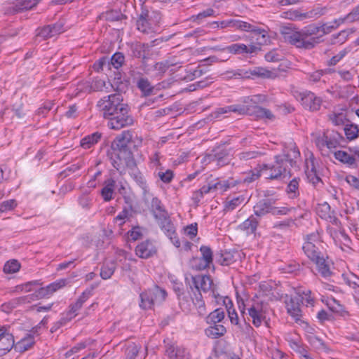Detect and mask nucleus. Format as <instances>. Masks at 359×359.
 I'll return each instance as SVG.
<instances>
[{"instance_id":"obj_1","label":"nucleus","mask_w":359,"mask_h":359,"mask_svg":"<svg viewBox=\"0 0 359 359\" xmlns=\"http://www.w3.org/2000/svg\"><path fill=\"white\" fill-rule=\"evenodd\" d=\"M345 20H346V17L334 20L331 22L325 23L319 27L309 26L302 33L293 34L291 36V41L297 47L311 49L320 43L322 36L337 29Z\"/></svg>"},{"instance_id":"obj_2","label":"nucleus","mask_w":359,"mask_h":359,"mask_svg":"<svg viewBox=\"0 0 359 359\" xmlns=\"http://www.w3.org/2000/svg\"><path fill=\"white\" fill-rule=\"evenodd\" d=\"M150 209L161 229L165 233L172 243L179 248L181 243L177 236L175 226L163 204L151 203Z\"/></svg>"},{"instance_id":"obj_3","label":"nucleus","mask_w":359,"mask_h":359,"mask_svg":"<svg viewBox=\"0 0 359 359\" xmlns=\"http://www.w3.org/2000/svg\"><path fill=\"white\" fill-rule=\"evenodd\" d=\"M302 250L306 256L316 264V269L322 277L327 278L332 275L329 256L324 245L303 244Z\"/></svg>"},{"instance_id":"obj_4","label":"nucleus","mask_w":359,"mask_h":359,"mask_svg":"<svg viewBox=\"0 0 359 359\" xmlns=\"http://www.w3.org/2000/svg\"><path fill=\"white\" fill-rule=\"evenodd\" d=\"M67 283V279L61 278L56 281L50 283L49 285L43 287V283L40 280H32L27 282L24 284L18 285L17 289L25 292L31 291L32 286H39V287L34 291L32 296L35 297L37 299L49 298L53 293L64 287Z\"/></svg>"},{"instance_id":"obj_5","label":"nucleus","mask_w":359,"mask_h":359,"mask_svg":"<svg viewBox=\"0 0 359 359\" xmlns=\"http://www.w3.org/2000/svg\"><path fill=\"white\" fill-rule=\"evenodd\" d=\"M165 290L155 285L153 288L147 289L140 294V307L143 310L153 309L155 302L162 303L167 297Z\"/></svg>"},{"instance_id":"obj_6","label":"nucleus","mask_w":359,"mask_h":359,"mask_svg":"<svg viewBox=\"0 0 359 359\" xmlns=\"http://www.w3.org/2000/svg\"><path fill=\"white\" fill-rule=\"evenodd\" d=\"M161 20L160 13L157 11L142 10L137 21V27L143 33H151L158 31Z\"/></svg>"},{"instance_id":"obj_7","label":"nucleus","mask_w":359,"mask_h":359,"mask_svg":"<svg viewBox=\"0 0 359 359\" xmlns=\"http://www.w3.org/2000/svg\"><path fill=\"white\" fill-rule=\"evenodd\" d=\"M122 102L123 97L121 94H111L100 99L97 102V107L103 116L107 118L118 113L121 107L127 106Z\"/></svg>"},{"instance_id":"obj_8","label":"nucleus","mask_w":359,"mask_h":359,"mask_svg":"<svg viewBox=\"0 0 359 359\" xmlns=\"http://www.w3.org/2000/svg\"><path fill=\"white\" fill-rule=\"evenodd\" d=\"M289 161L287 156H276V161L273 164H263L259 165L261 170V175H263L266 179L276 180L280 178L283 174L286 171V164ZM290 163L292 161L290 160Z\"/></svg>"},{"instance_id":"obj_9","label":"nucleus","mask_w":359,"mask_h":359,"mask_svg":"<svg viewBox=\"0 0 359 359\" xmlns=\"http://www.w3.org/2000/svg\"><path fill=\"white\" fill-rule=\"evenodd\" d=\"M107 118L109 119L108 126L113 130H120L133 123V117L128 114V106L121 107L118 113Z\"/></svg>"},{"instance_id":"obj_10","label":"nucleus","mask_w":359,"mask_h":359,"mask_svg":"<svg viewBox=\"0 0 359 359\" xmlns=\"http://www.w3.org/2000/svg\"><path fill=\"white\" fill-rule=\"evenodd\" d=\"M273 203H256L253 206L254 213L257 217H263L271 214L272 215H286L292 210V208L287 207H276L273 205Z\"/></svg>"},{"instance_id":"obj_11","label":"nucleus","mask_w":359,"mask_h":359,"mask_svg":"<svg viewBox=\"0 0 359 359\" xmlns=\"http://www.w3.org/2000/svg\"><path fill=\"white\" fill-rule=\"evenodd\" d=\"M297 99L300 100L302 104L305 109L312 111H318L322 104V99L316 96L311 91L299 93L297 95Z\"/></svg>"},{"instance_id":"obj_12","label":"nucleus","mask_w":359,"mask_h":359,"mask_svg":"<svg viewBox=\"0 0 359 359\" xmlns=\"http://www.w3.org/2000/svg\"><path fill=\"white\" fill-rule=\"evenodd\" d=\"M109 88L105 80L100 78H95L91 82L83 81L78 84L76 95L80 93H90L92 91H104Z\"/></svg>"},{"instance_id":"obj_13","label":"nucleus","mask_w":359,"mask_h":359,"mask_svg":"<svg viewBox=\"0 0 359 359\" xmlns=\"http://www.w3.org/2000/svg\"><path fill=\"white\" fill-rule=\"evenodd\" d=\"M199 250L201 257L200 258L194 257L191 260V263L193 264L195 262L199 261L198 264L193 265L192 267L198 271H202L210 267V264H212L213 252L210 247L207 245H201Z\"/></svg>"},{"instance_id":"obj_14","label":"nucleus","mask_w":359,"mask_h":359,"mask_svg":"<svg viewBox=\"0 0 359 359\" xmlns=\"http://www.w3.org/2000/svg\"><path fill=\"white\" fill-rule=\"evenodd\" d=\"M14 336L10 333L8 328L2 326L0 327V355H4L15 347Z\"/></svg>"},{"instance_id":"obj_15","label":"nucleus","mask_w":359,"mask_h":359,"mask_svg":"<svg viewBox=\"0 0 359 359\" xmlns=\"http://www.w3.org/2000/svg\"><path fill=\"white\" fill-rule=\"evenodd\" d=\"M165 353L171 359H192L187 349L168 343L165 345Z\"/></svg>"},{"instance_id":"obj_16","label":"nucleus","mask_w":359,"mask_h":359,"mask_svg":"<svg viewBox=\"0 0 359 359\" xmlns=\"http://www.w3.org/2000/svg\"><path fill=\"white\" fill-rule=\"evenodd\" d=\"M238 254L236 250H220L215 254V260L222 266H229L236 262V256Z\"/></svg>"},{"instance_id":"obj_17","label":"nucleus","mask_w":359,"mask_h":359,"mask_svg":"<svg viewBox=\"0 0 359 359\" xmlns=\"http://www.w3.org/2000/svg\"><path fill=\"white\" fill-rule=\"evenodd\" d=\"M248 310V315L252 318V324L256 327L261 326L262 321L266 319L265 312L263 311L262 302L252 304Z\"/></svg>"},{"instance_id":"obj_18","label":"nucleus","mask_w":359,"mask_h":359,"mask_svg":"<svg viewBox=\"0 0 359 359\" xmlns=\"http://www.w3.org/2000/svg\"><path fill=\"white\" fill-rule=\"evenodd\" d=\"M157 250L156 247L149 240H146L135 248V254L140 258L148 259L156 254Z\"/></svg>"},{"instance_id":"obj_19","label":"nucleus","mask_w":359,"mask_h":359,"mask_svg":"<svg viewBox=\"0 0 359 359\" xmlns=\"http://www.w3.org/2000/svg\"><path fill=\"white\" fill-rule=\"evenodd\" d=\"M131 140V135L128 131H123L118 135L112 142L114 150H118L120 154H129L127 149V144Z\"/></svg>"},{"instance_id":"obj_20","label":"nucleus","mask_w":359,"mask_h":359,"mask_svg":"<svg viewBox=\"0 0 359 359\" xmlns=\"http://www.w3.org/2000/svg\"><path fill=\"white\" fill-rule=\"evenodd\" d=\"M305 173L308 180L314 186L321 182V180L317 172L315 166V160L311 156L306 160Z\"/></svg>"},{"instance_id":"obj_21","label":"nucleus","mask_w":359,"mask_h":359,"mask_svg":"<svg viewBox=\"0 0 359 359\" xmlns=\"http://www.w3.org/2000/svg\"><path fill=\"white\" fill-rule=\"evenodd\" d=\"M229 112H234L240 115L251 114L250 105L247 104H236L224 107L219 108L216 113L218 115L224 114Z\"/></svg>"},{"instance_id":"obj_22","label":"nucleus","mask_w":359,"mask_h":359,"mask_svg":"<svg viewBox=\"0 0 359 359\" xmlns=\"http://www.w3.org/2000/svg\"><path fill=\"white\" fill-rule=\"evenodd\" d=\"M248 73L249 74L248 76L252 77V79H274L277 76V73L276 71L270 70L262 67H255L252 69H250Z\"/></svg>"},{"instance_id":"obj_23","label":"nucleus","mask_w":359,"mask_h":359,"mask_svg":"<svg viewBox=\"0 0 359 359\" xmlns=\"http://www.w3.org/2000/svg\"><path fill=\"white\" fill-rule=\"evenodd\" d=\"M254 45L246 46L243 43H233L224 48L225 51L232 54L253 53L257 50Z\"/></svg>"},{"instance_id":"obj_24","label":"nucleus","mask_w":359,"mask_h":359,"mask_svg":"<svg viewBox=\"0 0 359 359\" xmlns=\"http://www.w3.org/2000/svg\"><path fill=\"white\" fill-rule=\"evenodd\" d=\"M116 190V181L112 178L106 180L100 191V194L105 201H109L113 199V196Z\"/></svg>"},{"instance_id":"obj_25","label":"nucleus","mask_w":359,"mask_h":359,"mask_svg":"<svg viewBox=\"0 0 359 359\" xmlns=\"http://www.w3.org/2000/svg\"><path fill=\"white\" fill-rule=\"evenodd\" d=\"M236 184V181L231 180L224 182H219L215 183L212 185L204 186L200 189V192L201 194H208L212 190L224 191L230 187L234 186Z\"/></svg>"},{"instance_id":"obj_26","label":"nucleus","mask_w":359,"mask_h":359,"mask_svg":"<svg viewBox=\"0 0 359 359\" xmlns=\"http://www.w3.org/2000/svg\"><path fill=\"white\" fill-rule=\"evenodd\" d=\"M34 344L35 340L33 334H26V336L15 344V349L16 351L23 353L33 346Z\"/></svg>"},{"instance_id":"obj_27","label":"nucleus","mask_w":359,"mask_h":359,"mask_svg":"<svg viewBox=\"0 0 359 359\" xmlns=\"http://www.w3.org/2000/svg\"><path fill=\"white\" fill-rule=\"evenodd\" d=\"M63 32L62 26L60 23H56L43 27L38 35L43 38H49Z\"/></svg>"},{"instance_id":"obj_28","label":"nucleus","mask_w":359,"mask_h":359,"mask_svg":"<svg viewBox=\"0 0 359 359\" xmlns=\"http://www.w3.org/2000/svg\"><path fill=\"white\" fill-rule=\"evenodd\" d=\"M205 333L211 339H218L226 333V329L222 324H215L207 327L205 330Z\"/></svg>"},{"instance_id":"obj_29","label":"nucleus","mask_w":359,"mask_h":359,"mask_svg":"<svg viewBox=\"0 0 359 359\" xmlns=\"http://www.w3.org/2000/svg\"><path fill=\"white\" fill-rule=\"evenodd\" d=\"M266 100V96L264 95H254L252 96L245 97L242 102L250 105V113L257 111V107L258 104L265 102Z\"/></svg>"},{"instance_id":"obj_30","label":"nucleus","mask_w":359,"mask_h":359,"mask_svg":"<svg viewBox=\"0 0 359 359\" xmlns=\"http://www.w3.org/2000/svg\"><path fill=\"white\" fill-rule=\"evenodd\" d=\"M225 317L224 311L222 308H217L210 312L205 318V322L211 325L219 324Z\"/></svg>"},{"instance_id":"obj_31","label":"nucleus","mask_w":359,"mask_h":359,"mask_svg":"<svg viewBox=\"0 0 359 359\" xmlns=\"http://www.w3.org/2000/svg\"><path fill=\"white\" fill-rule=\"evenodd\" d=\"M116 262L114 260L104 263L100 269V277L103 280L110 278L116 271Z\"/></svg>"},{"instance_id":"obj_32","label":"nucleus","mask_w":359,"mask_h":359,"mask_svg":"<svg viewBox=\"0 0 359 359\" xmlns=\"http://www.w3.org/2000/svg\"><path fill=\"white\" fill-rule=\"evenodd\" d=\"M258 224L259 222L255 218L250 217L240 224L239 228L247 234H252L255 233Z\"/></svg>"},{"instance_id":"obj_33","label":"nucleus","mask_w":359,"mask_h":359,"mask_svg":"<svg viewBox=\"0 0 359 359\" xmlns=\"http://www.w3.org/2000/svg\"><path fill=\"white\" fill-rule=\"evenodd\" d=\"M327 305L331 311L339 315L340 316L345 317L348 316V312L346 311L345 307L340 304L339 302L334 298L328 302Z\"/></svg>"},{"instance_id":"obj_34","label":"nucleus","mask_w":359,"mask_h":359,"mask_svg":"<svg viewBox=\"0 0 359 359\" xmlns=\"http://www.w3.org/2000/svg\"><path fill=\"white\" fill-rule=\"evenodd\" d=\"M304 297H302L301 290H297L294 296H289L285 294V303L286 304V309L288 307H295V306H301L303 303Z\"/></svg>"},{"instance_id":"obj_35","label":"nucleus","mask_w":359,"mask_h":359,"mask_svg":"<svg viewBox=\"0 0 359 359\" xmlns=\"http://www.w3.org/2000/svg\"><path fill=\"white\" fill-rule=\"evenodd\" d=\"M229 27L245 32L255 31L254 26L250 23L236 19L229 20Z\"/></svg>"},{"instance_id":"obj_36","label":"nucleus","mask_w":359,"mask_h":359,"mask_svg":"<svg viewBox=\"0 0 359 359\" xmlns=\"http://www.w3.org/2000/svg\"><path fill=\"white\" fill-rule=\"evenodd\" d=\"M316 210L317 214L323 219L330 218L334 213V210H331L330 203H317Z\"/></svg>"},{"instance_id":"obj_37","label":"nucleus","mask_w":359,"mask_h":359,"mask_svg":"<svg viewBox=\"0 0 359 359\" xmlns=\"http://www.w3.org/2000/svg\"><path fill=\"white\" fill-rule=\"evenodd\" d=\"M101 135L98 133H94L92 135H88L83 137L81 140V146L83 149H89L93 145L96 144L98 140L100 139Z\"/></svg>"},{"instance_id":"obj_38","label":"nucleus","mask_w":359,"mask_h":359,"mask_svg":"<svg viewBox=\"0 0 359 359\" xmlns=\"http://www.w3.org/2000/svg\"><path fill=\"white\" fill-rule=\"evenodd\" d=\"M260 176L261 170L259 169V166H257L255 169L245 173L242 179V182L244 184H249L258 180L260 177Z\"/></svg>"},{"instance_id":"obj_39","label":"nucleus","mask_w":359,"mask_h":359,"mask_svg":"<svg viewBox=\"0 0 359 359\" xmlns=\"http://www.w3.org/2000/svg\"><path fill=\"white\" fill-rule=\"evenodd\" d=\"M26 297H21L13 299L8 302H5L1 305V310L6 313H10L13 309L16 308L19 304L24 303Z\"/></svg>"},{"instance_id":"obj_40","label":"nucleus","mask_w":359,"mask_h":359,"mask_svg":"<svg viewBox=\"0 0 359 359\" xmlns=\"http://www.w3.org/2000/svg\"><path fill=\"white\" fill-rule=\"evenodd\" d=\"M283 18L291 20H302L307 18L306 13H300L297 10H289L281 13Z\"/></svg>"},{"instance_id":"obj_41","label":"nucleus","mask_w":359,"mask_h":359,"mask_svg":"<svg viewBox=\"0 0 359 359\" xmlns=\"http://www.w3.org/2000/svg\"><path fill=\"white\" fill-rule=\"evenodd\" d=\"M305 242L304 244H310L315 245H323V241L321 238V236L318 230L307 234L304 238Z\"/></svg>"},{"instance_id":"obj_42","label":"nucleus","mask_w":359,"mask_h":359,"mask_svg":"<svg viewBox=\"0 0 359 359\" xmlns=\"http://www.w3.org/2000/svg\"><path fill=\"white\" fill-rule=\"evenodd\" d=\"M312 140L315 142L316 145L322 149L325 147V143L327 136L322 131H316L311 134Z\"/></svg>"},{"instance_id":"obj_43","label":"nucleus","mask_w":359,"mask_h":359,"mask_svg":"<svg viewBox=\"0 0 359 359\" xmlns=\"http://www.w3.org/2000/svg\"><path fill=\"white\" fill-rule=\"evenodd\" d=\"M21 267L20 263L17 259L7 261L4 266V272L11 274L18 272Z\"/></svg>"},{"instance_id":"obj_44","label":"nucleus","mask_w":359,"mask_h":359,"mask_svg":"<svg viewBox=\"0 0 359 359\" xmlns=\"http://www.w3.org/2000/svg\"><path fill=\"white\" fill-rule=\"evenodd\" d=\"M199 289L200 291L203 290V292H208L210 289H212L214 283L210 276L209 275H200L199 279Z\"/></svg>"},{"instance_id":"obj_45","label":"nucleus","mask_w":359,"mask_h":359,"mask_svg":"<svg viewBox=\"0 0 359 359\" xmlns=\"http://www.w3.org/2000/svg\"><path fill=\"white\" fill-rule=\"evenodd\" d=\"M287 194L290 199H294L299 195V181L293 179L287 187Z\"/></svg>"},{"instance_id":"obj_46","label":"nucleus","mask_w":359,"mask_h":359,"mask_svg":"<svg viewBox=\"0 0 359 359\" xmlns=\"http://www.w3.org/2000/svg\"><path fill=\"white\" fill-rule=\"evenodd\" d=\"M336 159L339 161L347 163L348 165H352L355 163V158L344 151H337L334 154Z\"/></svg>"},{"instance_id":"obj_47","label":"nucleus","mask_w":359,"mask_h":359,"mask_svg":"<svg viewBox=\"0 0 359 359\" xmlns=\"http://www.w3.org/2000/svg\"><path fill=\"white\" fill-rule=\"evenodd\" d=\"M137 86L144 95H149L153 90V87L146 79H140L137 82Z\"/></svg>"},{"instance_id":"obj_48","label":"nucleus","mask_w":359,"mask_h":359,"mask_svg":"<svg viewBox=\"0 0 359 359\" xmlns=\"http://www.w3.org/2000/svg\"><path fill=\"white\" fill-rule=\"evenodd\" d=\"M330 120L335 126H342L346 121V114L344 112L332 113L330 114Z\"/></svg>"},{"instance_id":"obj_49","label":"nucleus","mask_w":359,"mask_h":359,"mask_svg":"<svg viewBox=\"0 0 359 359\" xmlns=\"http://www.w3.org/2000/svg\"><path fill=\"white\" fill-rule=\"evenodd\" d=\"M140 349V346L135 343L128 344L126 349V355L127 359H135Z\"/></svg>"},{"instance_id":"obj_50","label":"nucleus","mask_w":359,"mask_h":359,"mask_svg":"<svg viewBox=\"0 0 359 359\" xmlns=\"http://www.w3.org/2000/svg\"><path fill=\"white\" fill-rule=\"evenodd\" d=\"M90 344V342H88V341H82L79 344H77L76 346H73L70 350L66 352L65 357L69 358L73 354L78 353L79 351L84 349L87 347L88 345Z\"/></svg>"},{"instance_id":"obj_51","label":"nucleus","mask_w":359,"mask_h":359,"mask_svg":"<svg viewBox=\"0 0 359 359\" xmlns=\"http://www.w3.org/2000/svg\"><path fill=\"white\" fill-rule=\"evenodd\" d=\"M344 132L348 139L353 140L358 137V129L355 126L346 125L344 128Z\"/></svg>"},{"instance_id":"obj_52","label":"nucleus","mask_w":359,"mask_h":359,"mask_svg":"<svg viewBox=\"0 0 359 359\" xmlns=\"http://www.w3.org/2000/svg\"><path fill=\"white\" fill-rule=\"evenodd\" d=\"M292 224H294V220L292 219H287L285 220L275 223L273 226V228L282 231H287Z\"/></svg>"},{"instance_id":"obj_53","label":"nucleus","mask_w":359,"mask_h":359,"mask_svg":"<svg viewBox=\"0 0 359 359\" xmlns=\"http://www.w3.org/2000/svg\"><path fill=\"white\" fill-rule=\"evenodd\" d=\"M287 312L294 319L296 323H298V321L300 320V317L302 316L300 306H295V307H288L287 309Z\"/></svg>"},{"instance_id":"obj_54","label":"nucleus","mask_w":359,"mask_h":359,"mask_svg":"<svg viewBox=\"0 0 359 359\" xmlns=\"http://www.w3.org/2000/svg\"><path fill=\"white\" fill-rule=\"evenodd\" d=\"M309 342L311 345H316L318 348L328 350L325 341L316 336H310L309 338Z\"/></svg>"},{"instance_id":"obj_55","label":"nucleus","mask_w":359,"mask_h":359,"mask_svg":"<svg viewBox=\"0 0 359 359\" xmlns=\"http://www.w3.org/2000/svg\"><path fill=\"white\" fill-rule=\"evenodd\" d=\"M128 239L130 241H135L142 236V233L138 226L133 227L131 230L127 232Z\"/></svg>"},{"instance_id":"obj_56","label":"nucleus","mask_w":359,"mask_h":359,"mask_svg":"<svg viewBox=\"0 0 359 359\" xmlns=\"http://www.w3.org/2000/svg\"><path fill=\"white\" fill-rule=\"evenodd\" d=\"M290 346L292 349L302 355L304 358V355L308 353V351L304 346L300 345L298 342L294 340H291L290 341Z\"/></svg>"},{"instance_id":"obj_57","label":"nucleus","mask_w":359,"mask_h":359,"mask_svg":"<svg viewBox=\"0 0 359 359\" xmlns=\"http://www.w3.org/2000/svg\"><path fill=\"white\" fill-rule=\"evenodd\" d=\"M259 291L262 292L263 296H269L272 294L273 286L267 282H262L259 285Z\"/></svg>"},{"instance_id":"obj_58","label":"nucleus","mask_w":359,"mask_h":359,"mask_svg":"<svg viewBox=\"0 0 359 359\" xmlns=\"http://www.w3.org/2000/svg\"><path fill=\"white\" fill-rule=\"evenodd\" d=\"M111 65L116 68L118 69L120 67L124 62V56L121 53H116L114 54L111 59Z\"/></svg>"},{"instance_id":"obj_59","label":"nucleus","mask_w":359,"mask_h":359,"mask_svg":"<svg viewBox=\"0 0 359 359\" xmlns=\"http://www.w3.org/2000/svg\"><path fill=\"white\" fill-rule=\"evenodd\" d=\"M257 116L262 118H266L269 120H272L273 118V115L272 113L264 108L257 107V111L255 112Z\"/></svg>"},{"instance_id":"obj_60","label":"nucleus","mask_w":359,"mask_h":359,"mask_svg":"<svg viewBox=\"0 0 359 359\" xmlns=\"http://www.w3.org/2000/svg\"><path fill=\"white\" fill-rule=\"evenodd\" d=\"M135 180H136L137 183L140 185V187L142 188L143 194L145 195L147 194H149V189L146 183L145 179L142 177V175L140 174L135 175Z\"/></svg>"},{"instance_id":"obj_61","label":"nucleus","mask_w":359,"mask_h":359,"mask_svg":"<svg viewBox=\"0 0 359 359\" xmlns=\"http://www.w3.org/2000/svg\"><path fill=\"white\" fill-rule=\"evenodd\" d=\"M351 276L353 278L346 277L343 274L344 280L348 286L353 288H359V278L353 273L351 275Z\"/></svg>"},{"instance_id":"obj_62","label":"nucleus","mask_w":359,"mask_h":359,"mask_svg":"<svg viewBox=\"0 0 359 359\" xmlns=\"http://www.w3.org/2000/svg\"><path fill=\"white\" fill-rule=\"evenodd\" d=\"M185 233L191 238L193 239L198 233V226L196 223L188 225L184 229Z\"/></svg>"},{"instance_id":"obj_63","label":"nucleus","mask_w":359,"mask_h":359,"mask_svg":"<svg viewBox=\"0 0 359 359\" xmlns=\"http://www.w3.org/2000/svg\"><path fill=\"white\" fill-rule=\"evenodd\" d=\"M158 176L162 182L169 183L173 177V173L170 170H167L165 172L159 171Z\"/></svg>"},{"instance_id":"obj_64","label":"nucleus","mask_w":359,"mask_h":359,"mask_svg":"<svg viewBox=\"0 0 359 359\" xmlns=\"http://www.w3.org/2000/svg\"><path fill=\"white\" fill-rule=\"evenodd\" d=\"M215 14V11L212 8H208L201 13H199L198 15L193 16L194 20H198L200 22L201 20H202L203 18L207 17L213 16Z\"/></svg>"}]
</instances>
